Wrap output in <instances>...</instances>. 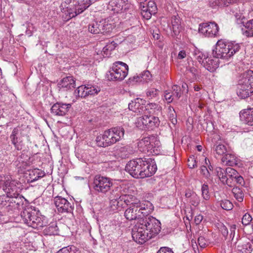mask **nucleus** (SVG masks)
I'll return each mask as SVG.
<instances>
[{
    "label": "nucleus",
    "instance_id": "nucleus-1",
    "mask_svg": "<svg viewBox=\"0 0 253 253\" xmlns=\"http://www.w3.org/2000/svg\"><path fill=\"white\" fill-rule=\"evenodd\" d=\"M161 229V222L156 218L151 216L141 218L132 229V237L135 242L142 244L158 235Z\"/></svg>",
    "mask_w": 253,
    "mask_h": 253
},
{
    "label": "nucleus",
    "instance_id": "nucleus-2",
    "mask_svg": "<svg viewBox=\"0 0 253 253\" xmlns=\"http://www.w3.org/2000/svg\"><path fill=\"white\" fill-rule=\"evenodd\" d=\"M125 169L132 177L143 178L154 174L157 167L152 159H138L130 161L126 164Z\"/></svg>",
    "mask_w": 253,
    "mask_h": 253
},
{
    "label": "nucleus",
    "instance_id": "nucleus-3",
    "mask_svg": "<svg viewBox=\"0 0 253 253\" xmlns=\"http://www.w3.org/2000/svg\"><path fill=\"white\" fill-rule=\"evenodd\" d=\"M112 204L114 206L116 205L117 208L123 207L124 204L126 205H129L130 207L134 206L139 208L138 212H141L144 216H147L151 213L154 210L153 204L148 201L140 202L134 196L131 195H122L119 197L111 200Z\"/></svg>",
    "mask_w": 253,
    "mask_h": 253
},
{
    "label": "nucleus",
    "instance_id": "nucleus-4",
    "mask_svg": "<svg viewBox=\"0 0 253 253\" xmlns=\"http://www.w3.org/2000/svg\"><path fill=\"white\" fill-rule=\"evenodd\" d=\"M94 2L91 0H65L60 7L62 12L70 19L83 12Z\"/></svg>",
    "mask_w": 253,
    "mask_h": 253
},
{
    "label": "nucleus",
    "instance_id": "nucleus-5",
    "mask_svg": "<svg viewBox=\"0 0 253 253\" xmlns=\"http://www.w3.org/2000/svg\"><path fill=\"white\" fill-rule=\"evenodd\" d=\"M22 221L28 226L34 229H40L47 223L46 217L42 215L39 210L28 208L21 213Z\"/></svg>",
    "mask_w": 253,
    "mask_h": 253
},
{
    "label": "nucleus",
    "instance_id": "nucleus-6",
    "mask_svg": "<svg viewBox=\"0 0 253 253\" xmlns=\"http://www.w3.org/2000/svg\"><path fill=\"white\" fill-rule=\"evenodd\" d=\"M124 134L125 129L123 127H114L97 136L95 141L97 146L106 147L119 141L123 138Z\"/></svg>",
    "mask_w": 253,
    "mask_h": 253
},
{
    "label": "nucleus",
    "instance_id": "nucleus-7",
    "mask_svg": "<svg viewBox=\"0 0 253 253\" xmlns=\"http://www.w3.org/2000/svg\"><path fill=\"white\" fill-rule=\"evenodd\" d=\"M241 46L235 42H226L219 40L213 50V55L218 58L228 59L238 52Z\"/></svg>",
    "mask_w": 253,
    "mask_h": 253
},
{
    "label": "nucleus",
    "instance_id": "nucleus-8",
    "mask_svg": "<svg viewBox=\"0 0 253 253\" xmlns=\"http://www.w3.org/2000/svg\"><path fill=\"white\" fill-rule=\"evenodd\" d=\"M0 188H2L9 197H23L20 195L23 189L22 184L13 179L9 175H0Z\"/></svg>",
    "mask_w": 253,
    "mask_h": 253
},
{
    "label": "nucleus",
    "instance_id": "nucleus-9",
    "mask_svg": "<svg viewBox=\"0 0 253 253\" xmlns=\"http://www.w3.org/2000/svg\"><path fill=\"white\" fill-rule=\"evenodd\" d=\"M237 94L242 98H246L253 94V71L244 73L239 81Z\"/></svg>",
    "mask_w": 253,
    "mask_h": 253
},
{
    "label": "nucleus",
    "instance_id": "nucleus-10",
    "mask_svg": "<svg viewBox=\"0 0 253 253\" xmlns=\"http://www.w3.org/2000/svg\"><path fill=\"white\" fill-rule=\"evenodd\" d=\"M137 146L140 151L149 155H158L161 150L160 142L154 136L142 138L138 142Z\"/></svg>",
    "mask_w": 253,
    "mask_h": 253
},
{
    "label": "nucleus",
    "instance_id": "nucleus-11",
    "mask_svg": "<svg viewBox=\"0 0 253 253\" xmlns=\"http://www.w3.org/2000/svg\"><path fill=\"white\" fill-rule=\"evenodd\" d=\"M113 185L111 178L98 174L93 178L92 188L96 193L106 194L110 191Z\"/></svg>",
    "mask_w": 253,
    "mask_h": 253
},
{
    "label": "nucleus",
    "instance_id": "nucleus-12",
    "mask_svg": "<svg viewBox=\"0 0 253 253\" xmlns=\"http://www.w3.org/2000/svg\"><path fill=\"white\" fill-rule=\"evenodd\" d=\"M128 66L121 61H117L113 64L112 70L109 71L108 78L109 80L122 81L127 75Z\"/></svg>",
    "mask_w": 253,
    "mask_h": 253
},
{
    "label": "nucleus",
    "instance_id": "nucleus-13",
    "mask_svg": "<svg viewBox=\"0 0 253 253\" xmlns=\"http://www.w3.org/2000/svg\"><path fill=\"white\" fill-rule=\"evenodd\" d=\"M215 173L223 184H227L230 187L235 184V178L237 176V171L234 169L228 167L224 169L217 167L215 170Z\"/></svg>",
    "mask_w": 253,
    "mask_h": 253
},
{
    "label": "nucleus",
    "instance_id": "nucleus-14",
    "mask_svg": "<svg viewBox=\"0 0 253 253\" xmlns=\"http://www.w3.org/2000/svg\"><path fill=\"white\" fill-rule=\"evenodd\" d=\"M28 132V128L23 126H17L12 130L9 138L16 150H22L24 146L23 138L27 135Z\"/></svg>",
    "mask_w": 253,
    "mask_h": 253
},
{
    "label": "nucleus",
    "instance_id": "nucleus-15",
    "mask_svg": "<svg viewBox=\"0 0 253 253\" xmlns=\"http://www.w3.org/2000/svg\"><path fill=\"white\" fill-rule=\"evenodd\" d=\"M160 123L159 118L148 115L147 112L144 113L141 117L138 118L135 122L137 127L140 129H153L158 127Z\"/></svg>",
    "mask_w": 253,
    "mask_h": 253
},
{
    "label": "nucleus",
    "instance_id": "nucleus-16",
    "mask_svg": "<svg viewBox=\"0 0 253 253\" xmlns=\"http://www.w3.org/2000/svg\"><path fill=\"white\" fill-rule=\"evenodd\" d=\"M113 28V25L109 23V20L106 19L94 21L88 26L89 31L94 34L108 33L110 32Z\"/></svg>",
    "mask_w": 253,
    "mask_h": 253
},
{
    "label": "nucleus",
    "instance_id": "nucleus-17",
    "mask_svg": "<svg viewBox=\"0 0 253 253\" xmlns=\"http://www.w3.org/2000/svg\"><path fill=\"white\" fill-rule=\"evenodd\" d=\"M100 87L91 84H87L79 86L75 91L78 96L85 98L89 96H94L100 92Z\"/></svg>",
    "mask_w": 253,
    "mask_h": 253
},
{
    "label": "nucleus",
    "instance_id": "nucleus-18",
    "mask_svg": "<svg viewBox=\"0 0 253 253\" xmlns=\"http://www.w3.org/2000/svg\"><path fill=\"white\" fill-rule=\"evenodd\" d=\"M199 32L205 37H212L217 35L218 27L214 22L204 23L199 25Z\"/></svg>",
    "mask_w": 253,
    "mask_h": 253
},
{
    "label": "nucleus",
    "instance_id": "nucleus-19",
    "mask_svg": "<svg viewBox=\"0 0 253 253\" xmlns=\"http://www.w3.org/2000/svg\"><path fill=\"white\" fill-rule=\"evenodd\" d=\"M24 199L23 197H9L8 202L5 208V210L8 212H16L20 210L24 204Z\"/></svg>",
    "mask_w": 253,
    "mask_h": 253
},
{
    "label": "nucleus",
    "instance_id": "nucleus-20",
    "mask_svg": "<svg viewBox=\"0 0 253 253\" xmlns=\"http://www.w3.org/2000/svg\"><path fill=\"white\" fill-rule=\"evenodd\" d=\"M54 203L59 212H70L72 208L71 204L66 199L57 196L54 199Z\"/></svg>",
    "mask_w": 253,
    "mask_h": 253
},
{
    "label": "nucleus",
    "instance_id": "nucleus-21",
    "mask_svg": "<svg viewBox=\"0 0 253 253\" xmlns=\"http://www.w3.org/2000/svg\"><path fill=\"white\" fill-rule=\"evenodd\" d=\"M71 106V104L57 102L51 107V113L54 116H63L69 111Z\"/></svg>",
    "mask_w": 253,
    "mask_h": 253
},
{
    "label": "nucleus",
    "instance_id": "nucleus-22",
    "mask_svg": "<svg viewBox=\"0 0 253 253\" xmlns=\"http://www.w3.org/2000/svg\"><path fill=\"white\" fill-rule=\"evenodd\" d=\"M130 110L137 114L145 113V101L142 99L137 98L128 104Z\"/></svg>",
    "mask_w": 253,
    "mask_h": 253
},
{
    "label": "nucleus",
    "instance_id": "nucleus-23",
    "mask_svg": "<svg viewBox=\"0 0 253 253\" xmlns=\"http://www.w3.org/2000/svg\"><path fill=\"white\" fill-rule=\"evenodd\" d=\"M218 58L213 57H207L202 60V65L209 71L213 72L219 67Z\"/></svg>",
    "mask_w": 253,
    "mask_h": 253
},
{
    "label": "nucleus",
    "instance_id": "nucleus-24",
    "mask_svg": "<svg viewBox=\"0 0 253 253\" xmlns=\"http://www.w3.org/2000/svg\"><path fill=\"white\" fill-rule=\"evenodd\" d=\"M241 122L250 126H253V108L244 109L240 112Z\"/></svg>",
    "mask_w": 253,
    "mask_h": 253
},
{
    "label": "nucleus",
    "instance_id": "nucleus-25",
    "mask_svg": "<svg viewBox=\"0 0 253 253\" xmlns=\"http://www.w3.org/2000/svg\"><path fill=\"white\" fill-rule=\"evenodd\" d=\"M127 0H111L109 5L115 12L119 13L127 8Z\"/></svg>",
    "mask_w": 253,
    "mask_h": 253
},
{
    "label": "nucleus",
    "instance_id": "nucleus-26",
    "mask_svg": "<svg viewBox=\"0 0 253 253\" xmlns=\"http://www.w3.org/2000/svg\"><path fill=\"white\" fill-rule=\"evenodd\" d=\"M60 89L67 90L75 87V81L72 76L64 78L58 84Z\"/></svg>",
    "mask_w": 253,
    "mask_h": 253
},
{
    "label": "nucleus",
    "instance_id": "nucleus-27",
    "mask_svg": "<svg viewBox=\"0 0 253 253\" xmlns=\"http://www.w3.org/2000/svg\"><path fill=\"white\" fill-rule=\"evenodd\" d=\"M139 210V208H136L134 206L129 207L125 211L124 215L127 220L136 219L141 214H142L141 212H138Z\"/></svg>",
    "mask_w": 253,
    "mask_h": 253
},
{
    "label": "nucleus",
    "instance_id": "nucleus-28",
    "mask_svg": "<svg viewBox=\"0 0 253 253\" xmlns=\"http://www.w3.org/2000/svg\"><path fill=\"white\" fill-rule=\"evenodd\" d=\"M223 165L234 166L238 164V159L234 154H226L221 159Z\"/></svg>",
    "mask_w": 253,
    "mask_h": 253
},
{
    "label": "nucleus",
    "instance_id": "nucleus-29",
    "mask_svg": "<svg viewBox=\"0 0 253 253\" xmlns=\"http://www.w3.org/2000/svg\"><path fill=\"white\" fill-rule=\"evenodd\" d=\"M242 32L243 35L247 37H253V19L248 21L244 25Z\"/></svg>",
    "mask_w": 253,
    "mask_h": 253
},
{
    "label": "nucleus",
    "instance_id": "nucleus-30",
    "mask_svg": "<svg viewBox=\"0 0 253 253\" xmlns=\"http://www.w3.org/2000/svg\"><path fill=\"white\" fill-rule=\"evenodd\" d=\"M206 166H202L201 167V173L207 179H210L211 175L210 172L212 170V167L210 164V161L206 158L205 159Z\"/></svg>",
    "mask_w": 253,
    "mask_h": 253
},
{
    "label": "nucleus",
    "instance_id": "nucleus-31",
    "mask_svg": "<svg viewBox=\"0 0 253 253\" xmlns=\"http://www.w3.org/2000/svg\"><path fill=\"white\" fill-rule=\"evenodd\" d=\"M130 154V152L128 146L120 147L117 149L115 151L116 156L122 159L128 157Z\"/></svg>",
    "mask_w": 253,
    "mask_h": 253
},
{
    "label": "nucleus",
    "instance_id": "nucleus-32",
    "mask_svg": "<svg viewBox=\"0 0 253 253\" xmlns=\"http://www.w3.org/2000/svg\"><path fill=\"white\" fill-rule=\"evenodd\" d=\"M156 9V6H152V9H150L143 5L141 8V15L144 18L148 20L151 18L153 14L155 13Z\"/></svg>",
    "mask_w": 253,
    "mask_h": 253
},
{
    "label": "nucleus",
    "instance_id": "nucleus-33",
    "mask_svg": "<svg viewBox=\"0 0 253 253\" xmlns=\"http://www.w3.org/2000/svg\"><path fill=\"white\" fill-rule=\"evenodd\" d=\"M44 175L45 172L39 169H34L29 172L31 182L36 181L39 178L43 177Z\"/></svg>",
    "mask_w": 253,
    "mask_h": 253
},
{
    "label": "nucleus",
    "instance_id": "nucleus-34",
    "mask_svg": "<svg viewBox=\"0 0 253 253\" xmlns=\"http://www.w3.org/2000/svg\"><path fill=\"white\" fill-rule=\"evenodd\" d=\"M213 149L216 154L218 155H222L227 152L226 146L221 141L216 142Z\"/></svg>",
    "mask_w": 253,
    "mask_h": 253
},
{
    "label": "nucleus",
    "instance_id": "nucleus-35",
    "mask_svg": "<svg viewBox=\"0 0 253 253\" xmlns=\"http://www.w3.org/2000/svg\"><path fill=\"white\" fill-rule=\"evenodd\" d=\"M161 110V107L159 104L155 103H151L145 105V112L153 113L157 111H160Z\"/></svg>",
    "mask_w": 253,
    "mask_h": 253
},
{
    "label": "nucleus",
    "instance_id": "nucleus-36",
    "mask_svg": "<svg viewBox=\"0 0 253 253\" xmlns=\"http://www.w3.org/2000/svg\"><path fill=\"white\" fill-rule=\"evenodd\" d=\"M237 250L239 253H251L253 248L251 244L248 243L242 245H238Z\"/></svg>",
    "mask_w": 253,
    "mask_h": 253
},
{
    "label": "nucleus",
    "instance_id": "nucleus-37",
    "mask_svg": "<svg viewBox=\"0 0 253 253\" xmlns=\"http://www.w3.org/2000/svg\"><path fill=\"white\" fill-rule=\"evenodd\" d=\"M58 228L55 224H50L44 230V233L47 235H55L57 234Z\"/></svg>",
    "mask_w": 253,
    "mask_h": 253
},
{
    "label": "nucleus",
    "instance_id": "nucleus-38",
    "mask_svg": "<svg viewBox=\"0 0 253 253\" xmlns=\"http://www.w3.org/2000/svg\"><path fill=\"white\" fill-rule=\"evenodd\" d=\"M232 193L236 199L239 202H242L244 199V193L242 190L238 187H234L232 189Z\"/></svg>",
    "mask_w": 253,
    "mask_h": 253
},
{
    "label": "nucleus",
    "instance_id": "nucleus-39",
    "mask_svg": "<svg viewBox=\"0 0 253 253\" xmlns=\"http://www.w3.org/2000/svg\"><path fill=\"white\" fill-rule=\"evenodd\" d=\"M202 197L203 200L209 201L210 199L209 187L207 184L204 183L201 187Z\"/></svg>",
    "mask_w": 253,
    "mask_h": 253
},
{
    "label": "nucleus",
    "instance_id": "nucleus-40",
    "mask_svg": "<svg viewBox=\"0 0 253 253\" xmlns=\"http://www.w3.org/2000/svg\"><path fill=\"white\" fill-rule=\"evenodd\" d=\"M172 29L175 34L179 33L180 28V22L178 18L174 17L171 20Z\"/></svg>",
    "mask_w": 253,
    "mask_h": 253
},
{
    "label": "nucleus",
    "instance_id": "nucleus-41",
    "mask_svg": "<svg viewBox=\"0 0 253 253\" xmlns=\"http://www.w3.org/2000/svg\"><path fill=\"white\" fill-rule=\"evenodd\" d=\"M169 118L171 123L175 125L177 123L176 114L172 107H169Z\"/></svg>",
    "mask_w": 253,
    "mask_h": 253
},
{
    "label": "nucleus",
    "instance_id": "nucleus-42",
    "mask_svg": "<svg viewBox=\"0 0 253 253\" xmlns=\"http://www.w3.org/2000/svg\"><path fill=\"white\" fill-rule=\"evenodd\" d=\"M159 90L154 88H148L146 91V95L149 99H153L158 96Z\"/></svg>",
    "mask_w": 253,
    "mask_h": 253
},
{
    "label": "nucleus",
    "instance_id": "nucleus-43",
    "mask_svg": "<svg viewBox=\"0 0 253 253\" xmlns=\"http://www.w3.org/2000/svg\"><path fill=\"white\" fill-rule=\"evenodd\" d=\"M171 93L174 99H178L181 96V89L180 86L174 85L172 87Z\"/></svg>",
    "mask_w": 253,
    "mask_h": 253
},
{
    "label": "nucleus",
    "instance_id": "nucleus-44",
    "mask_svg": "<svg viewBox=\"0 0 253 253\" xmlns=\"http://www.w3.org/2000/svg\"><path fill=\"white\" fill-rule=\"evenodd\" d=\"M220 206L223 209L226 211L231 210L233 207L232 203L228 200L221 201L220 203Z\"/></svg>",
    "mask_w": 253,
    "mask_h": 253
},
{
    "label": "nucleus",
    "instance_id": "nucleus-45",
    "mask_svg": "<svg viewBox=\"0 0 253 253\" xmlns=\"http://www.w3.org/2000/svg\"><path fill=\"white\" fill-rule=\"evenodd\" d=\"M66 253H81L80 250L74 246H68L62 248Z\"/></svg>",
    "mask_w": 253,
    "mask_h": 253
},
{
    "label": "nucleus",
    "instance_id": "nucleus-46",
    "mask_svg": "<svg viewBox=\"0 0 253 253\" xmlns=\"http://www.w3.org/2000/svg\"><path fill=\"white\" fill-rule=\"evenodd\" d=\"M188 202L194 207H197L200 204V199L199 196L196 193L193 194V197L190 199Z\"/></svg>",
    "mask_w": 253,
    "mask_h": 253
},
{
    "label": "nucleus",
    "instance_id": "nucleus-47",
    "mask_svg": "<svg viewBox=\"0 0 253 253\" xmlns=\"http://www.w3.org/2000/svg\"><path fill=\"white\" fill-rule=\"evenodd\" d=\"M9 197L7 195L0 196V207L5 209L7 203L8 202Z\"/></svg>",
    "mask_w": 253,
    "mask_h": 253
},
{
    "label": "nucleus",
    "instance_id": "nucleus-48",
    "mask_svg": "<svg viewBox=\"0 0 253 253\" xmlns=\"http://www.w3.org/2000/svg\"><path fill=\"white\" fill-rule=\"evenodd\" d=\"M252 220V216L248 213H245L242 219V222L244 225L247 226L250 224V222Z\"/></svg>",
    "mask_w": 253,
    "mask_h": 253
},
{
    "label": "nucleus",
    "instance_id": "nucleus-49",
    "mask_svg": "<svg viewBox=\"0 0 253 253\" xmlns=\"http://www.w3.org/2000/svg\"><path fill=\"white\" fill-rule=\"evenodd\" d=\"M218 228L219 231L221 232L222 235L226 238L228 235V230L227 227L224 225L223 223H220L218 224Z\"/></svg>",
    "mask_w": 253,
    "mask_h": 253
},
{
    "label": "nucleus",
    "instance_id": "nucleus-50",
    "mask_svg": "<svg viewBox=\"0 0 253 253\" xmlns=\"http://www.w3.org/2000/svg\"><path fill=\"white\" fill-rule=\"evenodd\" d=\"M165 99L168 103H171L173 100H174L170 90H166L165 92Z\"/></svg>",
    "mask_w": 253,
    "mask_h": 253
},
{
    "label": "nucleus",
    "instance_id": "nucleus-51",
    "mask_svg": "<svg viewBox=\"0 0 253 253\" xmlns=\"http://www.w3.org/2000/svg\"><path fill=\"white\" fill-rule=\"evenodd\" d=\"M198 244L199 247L203 249L206 246L207 242L204 237L200 236L198 239Z\"/></svg>",
    "mask_w": 253,
    "mask_h": 253
},
{
    "label": "nucleus",
    "instance_id": "nucleus-52",
    "mask_svg": "<svg viewBox=\"0 0 253 253\" xmlns=\"http://www.w3.org/2000/svg\"><path fill=\"white\" fill-rule=\"evenodd\" d=\"M208 201L203 200L201 202H200V204L198 205V208L201 211H204L206 210L208 206H209Z\"/></svg>",
    "mask_w": 253,
    "mask_h": 253
},
{
    "label": "nucleus",
    "instance_id": "nucleus-53",
    "mask_svg": "<svg viewBox=\"0 0 253 253\" xmlns=\"http://www.w3.org/2000/svg\"><path fill=\"white\" fill-rule=\"evenodd\" d=\"M157 253H174L173 251L170 248L167 247H161L159 251L157 252Z\"/></svg>",
    "mask_w": 253,
    "mask_h": 253
},
{
    "label": "nucleus",
    "instance_id": "nucleus-54",
    "mask_svg": "<svg viewBox=\"0 0 253 253\" xmlns=\"http://www.w3.org/2000/svg\"><path fill=\"white\" fill-rule=\"evenodd\" d=\"M188 166L190 169H193L196 166V160L193 157L188 159Z\"/></svg>",
    "mask_w": 253,
    "mask_h": 253
},
{
    "label": "nucleus",
    "instance_id": "nucleus-55",
    "mask_svg": "<svg viewBox=\"0 0 253 253\" xmlns=\"http://www.w3.org/2000/svg\"><path fill=\"white\" fill-rule=\"evenodd\" d=\"M117 45V43L115 42L114 41H112L110 42H108L106 46L108 48V49L111 50V51L115 49V48L116 47Z\"/></svg>",
    "mask_w": 253,
    "mask_h": 253
},
{
    "label": "nucleus",
    "instance_id": "nucleus-56",
    "mask_svg": "<svg viewBox=\"0 0 253 253\" xmlns=\"http://www.w3.org/2000/svg\"><path fill=\"white\" fill-rule=\"evenodd\" d=\"M191 73L193 78L196 77V75L198 73L197 69L195 67H190L187 69V74Z\"/></svg>",
    "mask_w": 253,
    "mask_h": 253
},
{
    "label": "nucleus",
    "instance_id": "nucleus-57",
    "mask_svg": "<svg viewBox=\"0 0 253 253\" xmlns=\"http://www.w3.org/2000/svg\"><path fill=\"white\" fill-rule=\"evenodd\" d=\"M191 246L193 248V250L194 251L195 253H199V249L198 248V242L197 243L195 240L192 239L191 241Z\"/></svg>",
    "mask_w": 253,
    "mask_h": 253
},
{
    "label": "nucleus",
    "instance_id": "nucleus-58",
    "mask_svg": "<svg viewBox=\"0 0 253 253\" xmlns=\"http://www.w3.org/2000/svg\"><path fill=\"white\" fill-rule=\"evenodd\" d=\"M235 182L241 185H243L244 183V180L243 177L240 175L238 172L237 176L235 178Z\"/></svg>",
    "mask_w": 253,
    "mask_h": 253
},
{
    "label": "nucleus",
    "instance_id": "nucleus-59",
    "mask_svg": "<svg viewBox=\"0 0 253 253\" xmlns=\"http://www.w3.org/2000/svg\"><path fill=\"white\" fill-rule=\"evenodd\" d=\"M111 51L105 45L102 49V55L104 57H109L111 54Z\"/></svg>",
    "mask_w": 253,
    "mask_h": 253
},
{
    "label": "nucleus",
    "instance_id": "nucleus-60",
    "mask_svg": "<svg viewBox=\"0 0 253 253\" xmlns=\"http://www.w3.org/2000/svg\"><path fill=\"white\" fill-rule=\"evenodd\" d=\"M203 219V216L201 214L197 215L194 218V222L196 225H199Z\"/></svg>",
    "mask_w": 253,
    "mask_h": 253
},
{
    "label": "nucleus",
    "instance_id": "nucleus-61",
    "mask_svg": "<svg viewBox=\"0 0 253 253\" xmlns=\"http://www.w3.org/2000/svg\"><path fill=\"white\" fill-rule=\"evenodd\" d=\"M236 229V226L234 224L231 225L230 226V236L231 238H233L235 233V230Z\"/></svg>",
    "mask_w": 253,
    "mask_h": 253
},
{
    "label": "nucleus",
    "instance_id": "nucleus-62",
    "mask_svg": "<svg viewBox=\"0 0 253 253\" xmlns=\"http://www.w3.org/2000/svg\"><path fill=\"white\" fill-rule=\"evenodd\" d=\"M196 193L190 190H187L185 192V196L187 198V201H188L190 199L193 197V194H195Z\"/></svg>",
    "mask_w": 253,
    "mask_h": 253
},
{
    "label": "nucleus",
    "instance_id": "nucleus-63",
    "mask_svg": "<svg viewBox=\"0 0 253 253\" xmlns=\"http://www.w3.org/2000/svg\"><path fill=\"white\" fill-rule=\"evenodd\" d=\"M34 27L32 24L29 25L27 28V30H26V34L28 35L29 36H31L32 35L33 32H34Z\"/></svg>",
    "mask_w": 253,
    "mask_h": 253
},
{
    "label": "nucleus",
    "instance_id": "nucleus-64",
    "mask_svg": "<svg viewBox=\"0 0 253 253\" xmlns=\"http://www.w3.org/2000/svg\"><path fill=\"white\" fill-rule=\"evenodd\" d=\"M208 57L206 54L203 53H199V55L197 57L198 61L202 65V60L205 59V57Z\"/></svg>",
    "mask_w": 253,
    "mask_h": 253
}]
</instances>
